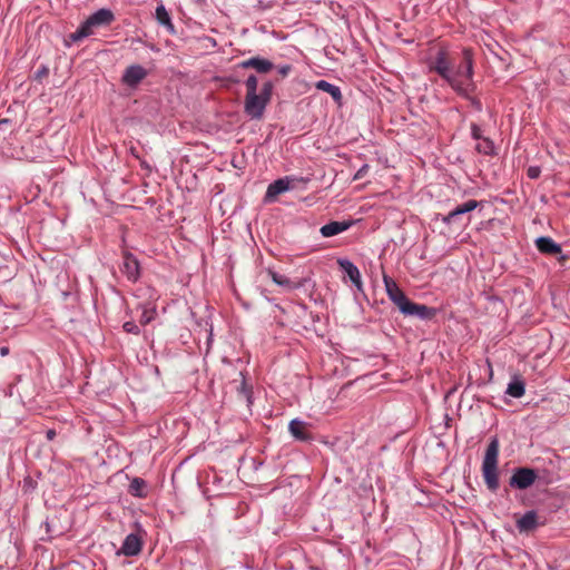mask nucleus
I'll list each match as a JSON object with an SVG mask.
<instances>
[{"mask_svg": "<svg viewBox=\"0 0 570 570\" xmlns=\"http://www.w3.org/2000/svg\"><path fill=\"white\" fill-rule=\"evenodd\" d=\"M383 282L385 285V291L389 298L402 309V305L406 304L409 298L405 296L403 291L397 286V284L387 275L383 276Z\"/></svg>", "mask_w": 570, "mask_h": 570, "instance_id": "10", "label": "nucleus"}, {"mask_svg": "<svg viewBox=\"0 0 570 570\" xmlns=\"http://www.w3.org/2000/svg\"><path fill=\"white\" fill-rule=\"evenodd\" d=\"M500 443L497 436L491 438L482 461V475L489 491L497 492L499 489V459Z\"/></svg>", "mask_w": 570, "mask_h": 570, "instance_id": "2", "label": "nucleus"}, {"mask_svg": "<svg viewBox=\"0 0 570 570\" xmlns=\"http://www.w3.org/2000/svg\"><path fill=\"white\" fill-rule=\"evenodd\" d=\"M478 206L479 202L470 199L461 205H458L448 215L443 216L442 222L448 225L455 223L460 216L474 210L475 208H478Z\"/></svg>", "mask_w": 570, "mask_h": 570, "instance_id": "13", "label": "nucleus"}, {"mask_svg": "<svg viewBox=\"0 0 570 570\" xmlns=\"http://www.w3.org/2000/svg\"><path fill=\"white\" fill-rule=\"evenodd\" d=\"M307 179L296 176H285L271 183L264 196V203L276 200L277 196L295 188V183H306Z\"/></svg>", "mask_w": 570, "mask_h": 570, "instance_id": "4", "label": "nucleus"}, {"mask_svg": "<svg viewBox=\"0 0 570 570\" xmlns=\"http://www.w3.org/2000/svg\"><path fill=\"white\" fill-rule=\"evenodd\" d=\"M538 479V473L531 468H515L509 480V485L512 489L525 490L534 484Z\"/></svg>", "mask_w": 570, "mask_h": 570, "instance_id": "5", "label": "nucleus"}, {"mask_svg": "<svg viewBox=\"0 0 570 570\" xmlns=\"http://www.w3.org/2000/svg\"><path fill=\"white\" fill-rule=\"evenodd\" d=\"M155 19L157 20L158 24L165 27L170 35L176 33L175 26L171 21L170 14L163 2H160L156 7Z\"/></svg>", "mask_w": 570, "mask_h": 570, "instance_id": "16", "label": "nucleus"}, {"mask_svg": "<svg viewBox=\"0 0 570 570\" xmlns=\"http://www.w3.org/2000/svg\"><path fill=\"white\" fill-rule=\"evenodd\" d=\"M368 168H370V167H368V165H367V164L363 165V166H362V167H361V168L355 173V175H354L353 179H354V180L362 179V178L365 176V174L367 173Z\"/></svg>", "mask_w": 570, "mask_h": 570, "instance_id": "32", "label": "nucleus"}, {"mask_svg": "<svg viewBox=\"0 0 570 570\" xmlns=\"http://www.w3.org/2000/svg\"><path fill=\"white\" fill-rule=\"evenodd\" d=\"M315 88L317 90H321V91H324V92H327L328 95H331V97L333 98V100L335 102H341L342 91L338 86H335L326 80H318L315 82Z\"/></svg>", "mask_w": 570, "mask_h": 570, "instance_id": "21", "label": "nucleus"}, {"mask_svg": "<svg viewBox=\"0 0 570 570\" xmlns=\"http://www.w3.org/2000/svg\"><path fill=\"white\" fill-rule=\"evenodd\" d=\"M306 423L298 419H293L288 424V430L293 438L298 441L309 440V435L305 432Z\"/></svg>", "mask_w": 570, "mask_h": 570, "instance_id": "19", "label": "nucleus"}, {"mask_svg": "<svg viewBox=\"0 0 570 570\" xmlns=\"http://www.w3.org/2000/svg\"><path fill=\"white\" fill-rule=\"evenodd\" d=\"M128 492L136 498L147 497V483L141 478H134L129 484Z\"/></svg>", "mask_w": 570, "mask_h": 570, "instance_id": "22", "label": "nucleus"}, {"mask_svg": "<svg viewBox=\"0 0 570 570\" xmlns=\"http://www.w3.org/2000/svg\"><path fill=\"white\" fill-rule=\"evenodd\" d=\"M535 246L538 250L543 254L553 255L561 253V246L549 236L538 237L535 239Z\"/></svg>", "mask_w": 570, "mask_h": 570, "instance_id": "18", "label": "nucleus"}, {"mask_svg": "<svg viewBox=\"0 0 570 570\" xmlns=\"http://www.w3.org/2000/svg\"><path fill=\"white\" fill-rule=\"evenodd\" d=\"M471 136L474 140H480L482 139V130L480 128L479 125L476 124H471Z\"/></svg>", "mask_w": 570, "mask_h": 570, "instance_id": "29", "label": "nucleus"}, {"mask_svg": "<svg viewBox=\"0 0 570 570\" xmlns=\"http://www.w3.org/2000/svg\"><path fill=\"white\" fill-rule=\"evenodd\" d=\"M478 153L483 155H491L494 150V145L489 138H482L475 146Z\"/></svg>", "mask_w": 570, "mask_h": 570, "instance_id": "25", "label": "nucleus"}, {"mask_svg": "<svg viewBox=\"0 0 570 570\" xmlns=\"http://www.w3.org/2000/svg\"><path fill=\"white\" fill-rule=\"evenodd\" d=\"M114 20V12L110 9L101 8L90 14L75 32L70 33L69 39L71 42H78L92 35L94 28L109 26Z\"/></svg>", "mask_w": 570, "mask_h": 570, "instance_id": "3", "label": "nucleus"}, {"mask_svg": "<svg viewBox=\"0 0 570 570\" xmlns=\"http://www.w3.org/2000/svg\"><path fill=\"white\" fill-rule=\"evenodd\" d=\"M272 91H273V83L272 81H266L263 87H262V90L259 92V95L264 96L265 98H267L268 100H271V97H272Z\"/></svg>", "mask_w": 570, "mask_h": 570, "instance_id": "28", "label": "nucleus"}, {"mask_svg": "<svg viewBox=\"0 0 570 570\" xmlns=\"http://www.w3.org/2000/svg\"><path fill=\"white\" fill-rule=\"evenodd\" d=\"M337 263H338L341 269L346 274V276L353 283V285L358 291H362L363 284H362V279H361V273H360L357 266L347 258H340L337 261Z\"/></svg>", "mask_w": 570, "mask_h": 570, "instance_id": "14", "label": "nucleus"}, {"mask_svg": "<svg viewBox=\"0 0 570 570\" xmlns=\"http://www.w3.org/2000/svg\"><path fill=\"white\" fill-rule=\"evenodd\" d=\"M49 75V68L46 65H42L35 73L36 80H41L43 77Z\"/></svg>", "mask_w": 570, "mask_h": 570, "instance_id": "30", "label": "nucleus"}, {"mask_svg": "<svg viewBox=\"0 0 570 570\" xmlns=\"http://www.w3.org/2000/svg\"><path fill=\"white\" fill-rule=\"evenodd\" d=\"M525 393L524 381L520 376H514L508 384L505 394L511 397L520 399Z\"/></svg>", "mask_w": 570, "mask_h": 570, "instance_id": "20", "label": "nucleus"}, {"mask_svg": "<svg viewBox=\"0 0 570 570\" xmlns=\"http://www.w3.org/2000/svg\"><path fill=\"white\" fill-rule=\"evenodd\" d=\"M352 225L351 220L330 222L321 227L320 233L323 237H333L347 230Z\"/></svg>", "mask_w": 570, "mask_h": 570, "instance_id": "15", "label": "nucleus"}, {"mask_svg": "<svg viewBox=\"0 0 570 570\" xmlns=\"http://www.w3.org/2000/svg\"><path fill=\"white\" fill-rule=\"evenodd\" d=\"M130 153H131L135 157H138V155H136V153H135V149H134V148H130Z\"/></svg>", "mask_w": 570, "mask_h": 570, "instance_id": "36", "label": "nucleus"}, {"mask_svg": "<svg viewBox=\"0 0 570 570\" xmlns=\"http://www.w3.org/2000/svg\"><path fill=\"white\" fill-rule=\"evenodd\" d=\"M120 271L131 283L137 282L140 277L139 262L131 253L126 252L124 254Z\"/></svg>", "mask_w": 570, "mask_h": 570, "instance_id": "9", "label": "nucleus"}, {"mask_svg": "<svg viewBox=\"0 0 570 570\" xmlns=\"http://www.w3.org/2000/svg\"><path fill=\"white\" fill-rule=\"evenodd\" d=\"M144 546V537L139 533H129L124 539L121 548L119 550V554H124L126 557H135L141 552Z\"/></svg>", "mask_w": 570, "mask_h": 570, "instance_id": "8", "label": "nucleus"}, {"mask_svg": "<svg viewBox=\"0 0 570 570\" xmlns=\"http://www.w3.org/2000/svg\"><path fill=\"white\" fill-rule=\"evenodd\" d=\"M538 514L534 510L527 511L520 519L517 520V529L520 532H530L538 525Z\"/></svg>", "mask_w": 570, "mask_h": 570, "instance_id": "17", "label": "nucleus"}, {"mask_svg": "<svg viewBox=\"0 0 570 570\" xmlns=\"http://www.w3.org/2000/svg\"><path fill=\"white\" fill-rule=\"evenodd\" d=\"M401 313L406 316H415L420 320H431L435 316V308L429 307L424 304L413 303L410 299L406 304L402 305Z\"/></svg>", "mask_w": 570, "mask_h": 570, "instance_id": "7", "label": "nucleus"}, {"mask_svg": "<svg viewBox=\"0 0 570 570\" xmlns=\"http://www.w3.org/2000/svg\"><path fill=\"white\" fill-rule=\"evenodd\" d=\"M46 436H47V439H48L49 441H52V440L55 439V436H56V431H55V430H48V431L46 432Z\"/></svg>", "mask_w": 570, "mask_h": 570, "instance_id": "34", "label": "nucleus"}, {"mask_svg": "<svg viewBox=\"0 0 570 570\" xmlns=\"http://www.w3.org/2000/svg\"><path fill=\"white\" fill-rule=\"evenodd\" d=\"M8 354H9V347H7V346H2V347L0 348V355H1V356H7Z\"/></svg>", "mask_w": 570, "mask_h": 570, "instance_id": "35", "label": "nucleus"}, {"mask_svg": "<svg viewBox=\"0 0 570 570\" xmlns=\"http://www.w3.org/2000/svg\"><path fill=\"white\" fill-rule=\"evenodd\" d=\"M540 168L539 167H529L528 169V177L531 179H535L540 175Z\"/></svg>", "mask_w": 570, "mask_h": 570, "instance_id": "33", "label": "nucleus"}, {"mask_svg": "<svg viewBox=\"0 0 570 570\" xmlns=\"http://www.w3.org/2000/svg\"><path fill=\"white\" fill-rule=\"evenodd\" d=\"M430 71L436 72L459 96L469 99L473 108L482 110L480 100L472 98L475 90L474 60L470 49H463L459 60L450 58L443 50L436 52L429 65Z\"/></svg>", "mask_w": 570, "mask_h": 570, "instance_id": "1", "label": "nucleus"}, {"mask_svg": "<svg viewBox=\"0 0 570 570\" xmlns=\"http://www.w3.org/2000/svg\"><path fill=\"white\" fill-rule=\"evenodd\" d=\"M291 71H292V66L288 63L277 67V72L282 77H287Z\"/></svg>", "mask_w": 570, "mask_h": 570, "instance_id": "31", "label": "nucleus"}, {"mask_svg": "<svg viewBox=\"0 0 570 570\" xmlns=\"http://www.w3.org/2000/svg\"><path fill=\"white\" fill-rule=\"evenodd\" d=\"M140 307L142 309L140 323L146 325L155 318V316L157 314L156 306L151 303H146V304L140 305Z\"/></svg>", "mask_w": 570, "mask_h": 570, "instance_id": "23", "label": "nucleus"}, {"mask_svg": "<svg viewBox=\"0 0 570 570\" xmlns=\"http://www.w3.org/2000/svg\"><path fill=\"white\" fill-rule=\"evenodd\" d=\"M268 275L271 276L272 281L275 284H277L284 288H293V283L287 276L279 274L277 272H274V271H268Z\"/></svg>", "mask_w": 570, "mask_h": 570, "instance_id": "24", "label": "nucleus"}, {"mask_svg": "<svg viewBox=\"0 0 570 570\" xmlns=\"http://www.w3.org/2000/svg\"><path fill=\"white\" fill-rule=\"evenodd\" d=\"M257 83H258V80H257V77L255 75L248 76L246 81H245L246 94H255V92H257Z\"/></svg>", "mask_w": 570, "mask_h": 570, "instance_id": "26", "label": "nucleus"}, {"mask_svg": "<svg viewBox=\"0 0 570 570\" xmlns=\"http://www.w3.org/2000/svg\"><path fill=\"white\" fill-rule=\"evenodd\" d=\"M238 67L242 69H255L259 73H268L273 68L274 65L271 60L255 56L250 57L246 60H243L238 63Z\"/></svg>", "mask_w": 570, "mask_h": 570, "instance_id": "12", "label": "nucleus"}, {"mask_svg": "<svg viewBox=\"0 0 570 570\" xmlns=\"http://www.w3.org/2000/svg\"><path fill=\"white\" fill-rule=\"evenodd\" d=\"M147 76V70L140 65H131L124 71L122 82L128 87L138 86Z\"/></svg>", "mask_w": 570, "mask_h": 570, "instance_id": "11", "label": "nucleus"}, {"mask_svg": "<svg viewBox=\"0 0 570 570\" xmlns=\"http://www.w3.org/2000/svg\"><path fill=\"white\" fill-rule=\"evenodd\" d=\"M268 102L267 98L257 92L246 94L244 110L250 119H261Z\"/></svg>", "mask_w": 570, "mask_h": 570, "instance_id": "6", "label": "nucleus"}, {"mask_svg": "<svg viewBox=\"0 0 570 570\" xmlns=\"http://www.w3.org/2000/svg\"><path fill=\"white\" fill-rule=\"evenodd\" d=\"M122 327H124L125 332L130 333V334L138 335L140 333L139 326L135 322H131V321L125 322Z\"/></svg>", "mask_w": 570, "mask_h": 570, "instance_id": "27", "label": "nucleus"}]
</instances>
